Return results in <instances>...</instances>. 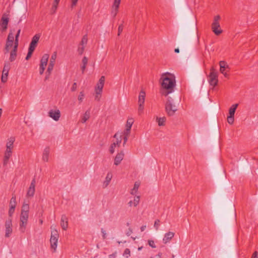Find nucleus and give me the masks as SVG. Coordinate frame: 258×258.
<instances>
[{
	"instance_id": "nucleus-1",
	"label": "nucleus",
	"mask_w": 258,
	"mask_h": 258,
	"mask_svg": "<svg viewBox=\"0 0 258 258\" xmlns=\"http://www.w3.org/2000/svg\"><path fill=\"white\" fill-rule=\"evenodd\" d=\"M162 80L161 86L163 90L161 91L162 95L167 96L174 91L176 85L175 76L170 73L163 74L161 77Z\"/></svg>"
},
{
	"instance_id": "nucleus-2",
	"label": "nucleus",
	"mask_w": 258,
	"mask_h": 258,
	"mask_svg": "<svg viewBox=\"0 0 258 258\" xmlns=\"http://www.w3.org/2000/svg\"><path fill=\"white\" fill-rule=\"evenodd\" d=\"M29 205L27 204H23L22 207L21 213L20 215L19 227V230L22 233H24L26 230L29 217Z\"/></svg>"
},
{
	"instance_id": "nucleus-3",
	"label": "nucleus",
	"mask_w": 258,
	"mask_h": 258,
	"mask_svg": "<svg viewBox=\"0 0 258 258\" xmlns=\"http://www.w3.org/2000/svg\"><path fill=\"white\" fill-rule=\"evenodd\" d=\"M177 110V107L173 104V99L171 97H169L165 104V111L167 115L170 116H173Z\"/></svg>"
},
{
	"instance_id": "nucleus-4",
	"label": "nucleus",
	"mask_w": 258,
	"mask_h": 258,
	"mask_svg": "<svg viewBox=\"0 0 258 258\" xmlns=\"http://www.w3.org/2000/svg\"><path fill=\"white\" fill-rule=\"evenodd\" d=\"M220 19V16L219 15L216 16L212 24V30L214 34L217 36L222 33V30L220 28V25L219 22Z\"/></svg>"
},
{
	"instance_id": "nucleus-5",
	"label": "nucleus",
	"mask_w": 258,
	"mask_h": 258,
	"mask_svg": "<svg viewBox=\"0 0 258 258\" xmlns=\"http://www.w3.org/2000/svg\"><path fill=\"white\" fill-rule=\"evenodd\" d=\"M210 71L209 75V82L210 85L215 87L217 85L218 82V73L214 67L211 68Z\"/></svg>"
},
{
	"instance_id": "nucleus-6",
	"label": "nucleus",
	"mask_w": 258,
	"mask_h": 258,
	"mask_svg": "<svg viewBox=\"0 0 258 258\" xmlns=\"http://www.w3.org/2000/svg\"><path fill=\"white\" fill-rule=\"evenodd\" d=\"M59 235L56 230L51 231V235L50 239L51 248L53 249V252L55 251L57 247V244Z\"/></svg>"
},
{
	"instance_id": "nucleus-7",
	"label": "nucleus",
	"mask_w": 258,
	"mask_h": 258,
	"mask_svg": "<svg viewBox=\"0 0 258 258\" xmlns=\"http://www.w3.org/2000/svg\"><path fill=\"white\" fill-rule=\"evenodd\" d=\"M145 97H146L145 91L143 90H142L140 91L139 97H138V104H139L138 111H139V114H141L144 110V104L145 102Z\"/></svg>"
},
{
	"instance_id": "nucleus-8",
	"label": "nucleus",
	"mask_w": 258,
	"mask_h": 258,
	"mask_svg": "<svg viewBox=\"0 0 258 258\" xmlns=\"http://www.w3.org/2000/svg\"><path fill=\"white\" fill-rule=\"evenodd\" d=\"M105 77L102 76L100 78L98 83L95 87V92L97 95H101L104 85Z\"/></svg>"
},
{
	"instance_id": "nucleus-9",
	"label": "nucleus",
	"mask_w": 258,
	"mask_h": 258,
	"mask_svg": "<svg viewBox=\"0 0 258 258\" xmlns=\"http://www.w3.org/2000/svg\"><path fill=\"white\" fill-rule=\"evenodd\" d=\"M6 233L5 237H9L13 231L12 219H9L5 222Z\"/></svg>"
},
{
	"instance_id": "nucleus-10",
	"label": "nucleus",
	"mask_w": 258,
	"mask_h": 258,
	"mask_svg": "<svg viewBox=\"0 0 258 258\" xmlns=\"http://www.w3.org/2000/svg\"><path fill=\"white\" fill-rule=\"evenodd\" d=\"M49 116L55 121H58L60 117V112L58 109L50 110L48 112Z\"/></svg>"
},
{
	"instance_id": "nucleus-11",
	"label": "nucleus",
	"mask_w": 258,
	"mask_h": 258,
	"mask_svg": "<svg viewBox=\"0 0 258 258\" xmlns=\"http://www.w3.org/2000/svg\"><path fill=\"white\" fill-rule=\"evenodd\" d=\"M40 38V35L39 34H36L35 35L31 40V41L30 43L29 48L35 50V48L36 47L37 45V43L38 42L39 39Z\"/></svg>"
},
{
	"instance_id": "nucleus-12",
	"label": "nucleus",
	"mask_w": 258,
	"mask_h": 258,
	"mask_svg": "<svg viewBox=\"0 0 258 258\" xmlns=\"http://www.w3.org/2000/svg\"><path fill=\"white\" fill-rule=\"evenodd\" d=\"M35 179L34 178L30 184V185L28 188V190L27 192V197H32L34 196L35 191Z\"/></svg>"
},
{
	"instance_id": "nucleus-13",
	"label": "nucleus",
	"mask_w": 258,
	"mask_h": 258,
	"mask_svg": "<svg viewBox=\"0 0 258 258\" xmlns=\"http://www.w3.org/2000/svg\"><path fill=\"white\" fill-rule=\"evenodd\" d=\"M124 156V154L123 151H121L120 152L118 153L114 158V164L116 166L120 164Z\"/></svg>"
},
{
	"instance_id": "nucleus-14",
	"label": "nucleus",
	"mask_w": 258,
	"mask_h": 258,
	"mask_svg": "<svg viewBox=\"0 0 258 258\" xmlns=\"http://www.w3.org/2000/svg\"><path fill=\"white\" fill-rule=\"evenodd\" d=\"M9 19L8 17L3 16L1 19L0 25L2 28V31H5L8 28Z\"/></svg>"
},
{
	"instance_id": "nucleus-15",
	"label": "nucleus",
	"mask_w": 258,
	"mask_h": 258,
	"mask_svg": "<svg viewBox=\"0 0 258 258\" xmlns=\"http://www.w3.org/2000/svg\"><path fill=\"white\" fill-rule=\"evenodd\" d=\"M60 225L62 229L64 230H66L68 227V218L65 215L61 216Z\"/></svg>"
},
{
	"instance_id": "nucleus-16",
	"label": "nucleus",
	"mask_w": 258,
	"mask_h": 258,
	"mask_svg": "<svg viewBox=\"0 0 258 258\" xmlns=\"http://www.w3.org/2000/svg\"><path fill=\"white\" fill-rule=\"evenodd\" d=\"M174 233L172 232H168L166 233L163 237V242L164 244L169 242L174 236Z\"/></svg>"
},
{
	"instance_id": "nucleus-17",
	"label": "nucleus",
	"mask_w": 258,
	"mask_h": 258,
	"mask_svg": "<svg viewBox=\"0 0 258 258\" xmlns=\"http://www.w3.org/2000/svg\"><path fill=\"white\" fill-rule=\"evenodd\" d=\"M15 141V138L14 137H11L8 139V142L7 143V149L9 150H11L13 148V144Z\"/></svg>"
},
{
	"instance_id": "nucleus-18",
	"label": "nucleus",
	"mask_w": 258,
	"mask_h": 258,
	"mask_svg": "<svg viewBox=\"0 0 258 258\" xmlns=\"http://www.w3.org/2000/svg\"><path fill=\"white\" fill-rule=\"evenodd\" d=\"M220 65V72L221 73H224L226 69H229V67L225 61H220L219 62Z\"/></svg>"
},
{
	"instance_id": "nucleus-19",
	"label": "nucleus",
	"mask_w": 258,
	"mask_h": 258,
	"mask_svg": "<svg viewBox=\"0 0 258 258\" xmlns=\"http://www.w3.org/2000/svg\"><path fill=\"white\" fill-rule=\"evenodd\" d=\"M113 138H115L116 139V141L115 142L113 143V144H115V146H117L118 147L120 145V143L121 142V138L122 136L120 134L119 135L118 133H116L114 136Z\"/></svg>"
},
{
	"instance_id": "nucleus-20",
	"label": "nucleus",
	"mask_w": 258,
	"mask_h": 258,
	"mask_svg": "<svg viewBox=\"0 0 258 258\" xmlns=\"http://www.w3.org/2000/svg\"><path fill=\"white\" fill-rule=\"evenodd\" d=\"M49 147H47L44 149L42 159L44 161L47 162L48 161V157L49 154Z\"/></svg>"
},
{
	"instance_id": "nucleus-21",
	"label": "nucleus",
	"mask_w": 258,
	"mask_h": 258,
	"mask_svg": "<svg viewBox=\"0 0 258 258\" xmlns=\"http://www.w3.org/2000/svg\"><path fill=\"white\" fill-rule=\"evenodd\" d=\"M49 55L48 54H44L40 60V65H43L46 66L48 62V60L49 58Z\"/></svg>"
},
{
	"instance_id": "nucleus-22",
	"label": "nucleus",
	"mask_w": 258,
	"mask_h": 258,
	"mask_svg": "<svg viewBox=\"0 0 258 258\" xmlns=\"http://www.w3.org/2000/svg\"><path fill=\"white\" fill-rule=\"evenodd\" d=\"M140 183L139 182H136L134 184L133 188L131 191V194L132 195H135L137 192L139 187L140 186Z\"/></svg>"
},
{
	"instance_id": "nucleus-23",
	"label": "nucleus",
	"mask_w": 258,
	"mask_h": 258,
	"mask_svg": "<svg viewBox=\"0 0 258 258\" xmlns=\"http://www.w3.org/2000/svg\"><path fill=\"white\" fill-rule=\"evenodd\" d=\"M238 105V104H233L230 107V108H229V115L234 116V114H235L236 109Z\"/></svg>"
},
{
	"instance_id": "nucleus-24",
	"label": "nucleus",
	"mask_w": 258,
	"mask_h": 258,
	"mask_svg": "<svg viewBox=\"0 0 258 258\" xmlns=\"http://www.w3.org/2000/svg\"><path fill=\"white\" fill-rule=\"evenodd\" d=\"M90 111L89 110L86 111V112L84 114V115L82 118L81 122L83 123L86 122V121L90 118Z\"/></svg>"
},
{
	"instance_id": "nucleus-25",
	"label": "nucleus",
	"mask_w": 258,
	"mask_h": 258,
	"mask_svg": "<svg viewBox=\"0 0 258 258\" xmlns=\"http://www.w3.org/2000/svg\"><path fill=\"white\" fill-rule=\"evenodd\" d=\"M111 178H112L111 174L110 173H108L106 175V180L104 182V183H103L104 187H106L107 186V185L109 184V183L111 179Z\"/></svg>"
},
{
	"instance_id": "nucleus-26",
	"label": "nucleus",
	"mask_w": 258,
	"mask_h": 258,
	"mask_svg": "<svg viewBox=\"0 0 258 258\" xmlns=\"http://www.w3.org/2000/svg\"><path fill=\"white\" fill-rule=\"evenodd\" d=\"M53 67H54L51 66V65H48V68L46 72V76L44 79L45 81L47 80L49 78V76L51 73L52 71L53 70Z\"/></svg>"
},
{
	"instance_id": "nucleus-27",
	"label": "nucleus",
	"mask_w": 258,
	"mask_h": 258,
	"mask_svg": "<svg viewBox=\"0 0 258 258\" xmlns=\"http://www.w3.org/2000/svg\"><path fill=\"white\" fill-rule=\"evenodd\" d=\"M56 58V52H54L52 54V55L51 56L50 60L48 65H49V66L51 65V66L54 67L55 62Z\"/></svg>"
},
{
	"instance_id": "nucleus-28",
	"label": "nucleus",
	"mask_w": 258,
	"mask_h": 258,
	"mask_svg": "<svg viewBox=\"0 0 258 258\" xmlns=\"http://www.w3.org/2000/svg\"><path fill=\"white\" fill-rule=\"evenodd\" d=\"M120 1L121 0H115L114 2V4H113V6L115 7V12H114V14L113 15V17H115V16L117 14V11H118V9L119 8V4L120 3Z\"/></svg>"
},
{
	"instance_id": "nucleus-29",
	"label": "nucleus",
	"mask_w": 258,
	"mask_h": 258,
	"mask_svg": "<svg viewBox=\"0 0 258 258\" xmlns=\"http://www.w3.org/2000/svg\"><path fill=\"white\" fill-rule=\"evenodd\" d=\"M9 72L3 71L1 81L3 83H6L8 80Z\"/></svg>"
},
{
	"instance_id": "nucleus-30",
	"label": "nucleus",
	"mask_w": 258,
	"mask_h": 258,
	"mask_svg": "<svg viewBox=\"0 0 258 258\" xmlns=\"http://www.w3.org/2000/svg\"><path fill=\"white\" fill-rule=\"evenodd\" d=\"M17 56V52L11 51L10 56V58H9L10 61V62L14 61L16 59Z\"/></svg>"
},
{
	"instance_id": "nucleus-31",
	"label": "nucleus",
	"mask_w": 258,
	"mask_h": 258,
	"mask_svg": "<svg viewBox=\"0 0 258 258\" xmlns=\"http://www.w3.org/2000/svg\"><path fill=\"white\" fill-rule=\"evenodd\" d=\"M157 120L159 126H163L165 125V122L166 121V117H157Z\"/></svg>"
},
{
	"instance_id": "nucleus-32",
	"label": "nucleus",
	"mask_w": 258,
	"mask_h": 258,
	"mask_svg": "<svg viewBox=\"0 0 258 258\" xmlns=\"http://www.w3.org/2000/svg\"><path fill=\"white\" fill-rule=\"evenodd\" d=\"M134 120L133 118H128L126 121V128L131 129L133 124L134 123Z\"/></svg>"
},
{
	"instance_id": "nucleus-33",
	"label": "nucleus",
	"mask_w": 258,
	"mask_h": 258,
	"mask_svg": "<svg viewBox=\"0 0 258 258\" xmlns=\"http://www.w3.org/2000/svg\"><path fill=\"white\" fill-rule=\"evenodd\" d=\"M11 68V63L10 61H5L3 71L4 72H9Z\"/></svg>"
},
{
	"instance_id": "nucleus-34",
	"label": "nucleus",
	"mask_w": 258,
	"mask_h": 258,
	"mask_svg": "<svg viewBox=\"0 0 258 258\" xmlns=\"http://www.w3.org/2000/svg\"><path fill=\"white\" fill-rule=\"evenodd\" d=\"M17 205L16 198L15 196H13L10 202V206L16 207Z\"/></svg>"
},
{
	"instance_id": "nucleus-35",
	"label": "nucleus",
	"mask_w": 258,
	"mask_h": 258,
	"mask_svg": "<svg viewBox=\"0 0 258 258\" xmlns=\"http://www.w3.org/2000/svg\"><path fill=\"white\" fill-rule=\"evenodd\" d=\"M87 41H88L87 35H85L82 37L81 41V42L80 43V45H82V46H83L84 45L87 44Z\"/></svg>"
},
{
	"instance_id": "nucleus-36",
	"label": "nucleus",
	"mask_w": 258,
	"mask_h": 258,
	"mask_svg": "<svg viewBox=\"0 0 258 258\" xmlns=\"http://www.w3.org/2000/svg\"><path fill=\"white\" fill-rule=\"evenodd\" d=\"M140 199V197L139 196H137L134 197V201H133L134 207H136L139 204Z\"/></svg>"
},
{
	"instance_id": "nucleus-37",
	"label": "nucleus",
	"mask_w": 258,
	"mask_h": 258,
	"mask_svg": "<svg viewBox=\"0 0 258 258\" xmlns=\"http://www.w3.org/2000/svg\"><path fill=\"white\" fill-rule=\"evenodd\" d=\"M34 50L28 48V52L25 58L26 60H29L31 57Z\"/></svg>"
},
{
	"instance_id": "nucleus-38",
	"label": "nucleus",
	"mask_w": 258,
	"mask_h": 258,
	"mask_svg": "<svg viewBox=\"0 0 258 258\" xmlns=\"http://www.w3.org/2000/svg\"><path fill=\"white\" fill-rule=\"evenodd\" d=\"M227 121L230 124H232L234 121V116L229 115L227 117Z\"/></svg>"
},
{
	"instance_id": "nucleus-39",
	"label": "nucleus",
	"mask_w": 258,
	"mask_h": 258,
	"mask_svg": "<svg viewBox=\"0 0 258 258\" xmlns=\"http://www.w3.org/2000/svg\"><path fill=\"white\" fill-rule=\"evenodd\" d=\"M84 96H85V95H84L83 91H81L80 92L79 95L78 96V100L80 103H81L83 101Z\"/></svg>"
},
{
	"instance_id": "nucleus-40",
	"label": "nucleus",
	"mask_w": 258,
	"mask_h": 258,
	"mask_svg": "<svg viewBox=\"0 0 258 258\" xmlns=\"http://www.w3.org/2000/svg\"><path fill=\"white\" fill-rule=\"evenodd\" d=\"M7 40H8L9 41H13L14 42V35L12 32L9 33Z\"/></svg>"
},
{
	"instance_id": "nucleus-41",
	"label": "nucleus",
	"mask_w": 258,
	"mask_h": 258,
	"mask_svg": "<svg viewBox=\"0 0 258 258\" xmlns=\"http://www.w3.org/2000/svg\"><path fill=\"white\" fill-rule=\"evenodd\" d=\"M12 152L11 150H6L5 153L4 157L10 158L12 155Z\"/></svg>"
},
{
	"instance_id": "nucleus-42",
	"label": "nucleus",
	"mask_w": 258,
	"mask_h": 258,
	"mask_svg": "<svg viewBox=\"0 0 258 258\" xmlns=\"http://www.w3.org/2000/svg\"><path fill=\"white\" fill-rule=\"evenodd\" d=\"M130 250L128 248L125 249L124 252H123V256L127 258L128 256H130Z\"/></svg>"
},
{
	"instance_id": "nucleus-43",
	"label": "nucleus",
	"mask_w": 258,
	"mask_h": 258,
	"mask_svg": "<svg viewBox=\"0 0 258 258\" xmlns=\"http://www.w3.org/2000/svg\"><path fill=\"white\" fill-rule=\"evenodd\" d=\"M115 144H111L110 146V148H109V152L110 153V154H112L113 153H114V151H115Z\"/></svg>"
},
{
	"instance_id": "nucleus-44",
	"label": "nucleus",
	"mask_w": 258,
	"mask_h": 258,
	"mask_svg": "<svg viewBox=\"0 0 258 258\" xmlns=\"http://www.w3.org/2000/svg\"><path fill=\"white\" fill-rule=\"evenodd\" d=\"M16 207H14L13 206H10V209L9 210V215L10 216H12L15 212V209Z\"/></svg>"
},
{
	"instance_id": "nucleus-45",
	"label": "nucleus",
	"mask_w": 258,
	"mask_h": 258,
	"mask_svg": "<svg viewBox=\"0 0 258 258\" xmlns=\"http://www.w3.org/2000/svg\"><path fill=\"white\" fill-rule=\"evenodd\" d=\"M123 28V25L122 24L119 25L118 28V34H117L118 36H119L120 35V34L122 32Z\"/></svg>"
},
{
	"instance_id": "nucleus-46",
	"label": "nucleus",
	"mask_w": 258,
	"mask_h": 258,
	"mask_svg": "<svg viewBox=\"0 0 258 258\" xmlns=\"http://www.w3.org/2000/svg\"><path fill=\"white\" fill-rule=\"evenodd\" d=\"M148 244L150 245V246H151L152 248H155L156 247L155 242L153 240H149Z\"/></svg>"
},
{
	"instance_id": "nucleus-47",
	"label": "nucleus",
	"mask_w": 258,
	"mask_h": 258,
	"mask_svg": "<svg viewBox=\"0 0 258 258\" xmlns=\"http://www.w3.org/2000/svg\"><path fill=\"white\" fill-rule=\"evenodd\" d=\"M85 47L83 46L82 47H79L78 51L80 55H82L84 51Z\"/></svg>"
},
{
	"instance_id": "nucleus-48",
	"label": "nucleus",
	"mask_w": 258,
	"mask_h": 258,
	"mask_svg": "<svg viewBox=\"0 0 258 258\" xmlns=\"http://www.w3.org/2000/svg\"><path fill=\"white\" fill-rule=\"evenodd\" d=\"M45 66L40 65L39 67V73L40 75H42L45 69Z\"/></svg>"
},
{
	"instance_id": "nucleus-49",
	"label": "nucleus",
	"mask_w": 258,
	"mask_h": 258,
	"mask_svg": "<svg viewBox=\"0 0 258 258\" xmlns=\"http://www.w3.org/2000/svg\"><path fill=\"white\" fill-rule=\"evenodd\" d=\"M159 223H160V220L159 219H157L155 220L154 223V227L155 228L156 230H158L159 226Z\"/></svg>"
},
{
	"instance_id": "nucleus-50",
	"label": "nucleus",
	"mask_w": 258,
	"mask_h": 258,
	"mask_svg": "<svg viewBox=\"0 0 258 258\" xmlns=\"http://www.w3.org/2000/svg\"><path fill=\"white\" fill-rule=\"evenodd\" d=\"M131 132V129L126 128L124 131V136L128 137Z\"/></svg>"
},
{
	"instance_id": "nucleus-51",
	"label": "nucleus",
	"mask_w": 258,
	"mask_h": 258,
	"mask_svg": "<svg viewBox=\"0 0 258 258\" xmlns=\"http://www.w3.org/2000/svg\"><path fill=\"white\" fill-rule=\"evenodd\" d=\"M83 65L87 66L88 63V58L87 57L84 56L82 59Z\"/></svg>"
},
{
	"instance_id": "nucleus-52",
	"label": "nucleus",
	"mask_w": 258,
	"mask_h": 258,
	"mask_svg": "<svg viewBox=\"0 0 258 258\" xmlns=\"http://www.w3.org/2000/svg\"><path fill=\"white\" fill-rule=\"evenodd\" d=\"M9 159L10 158H7V157L4 158L3 165L4 166H6L8 164L9 161Z\"/></svg>"
},
{
	"instance_id": "nucleus-53",
	"label": "nucleus",
	"mask_w": 258,
	"mask_h": 258,
	"mask_svg": "<svg viewBox=\"0 0 258 258\" xmlns=\"http://www.w3.org/2000/svg\"><path fill=\"white\" fill-rule=\"evenodd\" d=\"M77 84L76 83H74L73 86L71 88V91L72 92H74L77 90Z\"/></svg>"
},
{
	"instance_id": "nucleus-54",
	"label": "nucleus",
	"mask_w": 258,
	"mask_h": 258,
	"mask_svg": "<svg viewBox=\"0 0 258 258\" xmlns=\"http://www.w3.org/2000/svg\"><path fill=\"white\" fill-rule=\"evenodd\" d=\"M13 41H9L8 40H7L6 46H7V47H11L13 46Z\"/></svg>"
},
{
	"instance_id": "nucleus-55",
	"label": "nucleus",
	"mask_w": 258,
	"mask_h": 258,
	"mask_svg": "<svg viewBox=\"0 0 258 258\" xmlns=\"http://www.w3.org/2000/svg\"><path fill=\"white\" fill-rule=\"evenodd\" d=\"M101 231V233H102V238H103V239H106V234L105 233V230H104V229L103 228H102Z\"/></svg>"
},
{
	"instance_id": "nucleus-56",
	"label": "nucleus",
	"mask_w": 258,
	"mask_h": 258,
	"mask_svg": "<svg viewBox=\"0 0 258 258\" xmlns=\"http://www.w3.org/2000/svg\"><path fill=\"white\" fill-rule=\"evenodd\" d=\"M128 137L124 136L123 138V146H124L125 144H126V142L127 141Z\"/></svg>"
},
{
	"instance_id": "nucleus-57",
	"label": "nucleus",
	"mask_w": 258,
	"mask_h": 258,
	"mask_svg": "<svg viewBox=\"0 0 258 258\" xmlns=\"http://www.w3.org/2000/svg\"><path fill=\"white\" fill-rule=\"evenodd\" d=\"M78 0H72V7L76 6Z\"/></svg>"
},
{
	"instance_id": "nucleus-58",
	"label": "nucleus",
	"mask_w": 258,
	"mask_h": 258,
	"mask_svg": "<svg viewBox=\"0 0 258 258\" xmlns=\"http://www.w3.org/2000/svg\"><path fill=\"white\" fill-rule=\"evenodd\" d=\"M57 5L58 4H56L55 3V2H53V5H52V9L53 10H54V11H55L56 9H57Z\"/></svg>"
},
{
	"instance_id": "nucleus-59",
	"label": "nucleus",
	"mask_w": 258,
	"mask_h": 258,
	"mask_svg": "<svg viewBox=\"0 0 258 258\" xmlns=\"http://www.w3.org/2000/svg\"><path fill=\"white\" fill-rule=\"evenodd\" d=\"M258 253L256 251H254L252 254V255L251 258H257Z\"/></svg>"
},
{
	"instance_id": "nucleus-60",
	"label": "nucleus",
	"mask_w": 258,
	"mask_h": 258,
	"mask_svg": "<svg viewBox=\"0 0 258 258\" xmlns=\"http://www.w3.org/2000/svg\"><path fill=\"white\" fill-rule=\"evenodd\" d=\"M10 48L9 47H7V46L5 45V48H4V51H5V53H7L9 52L10 51Z\"/></svg>"
},
{
	"instance_id": "nucleus-61",
	"label": "nucleus",
	"mask_w": 258,
	"mask_h": 258,
	"mask_svg": "<svg viewBox=\"0 0 258 258\" xmlns=\"http://www.w3.org/2000/svg\"><path fill=\"white\" fill-rule=\"evenodd\" d=\"M133 232L132 229L131 228H129L128 231L126 233V235L128 236H130L131 233Z\"/></svg>"
},
{
	"instance_id": "nucleus-62",
	"label": "nucleus",
	"mask_w": 258,
	"mask_h": 258,
	"mask_svg": "<svg viewBox=\"0 0 258 258\" xmlns=\"http://www.w3.org/2000/svg\"><path fill=\"white\" fill-rule=\"evenodd\" d=\"M18 47V45H14L13 48L11 51L17 52Z\"/></svg>"
},
{
	"instance_id": "nucleus-63",
	"label": "nucleus",
	"mask_w": 258,
	"mask_h": 258,
	"mask_svg": "<svg viewBox=\"0 0 258 258\" xmlns=\"http://www.w3.org/2000/svg\"><path fill=\"white\" fill-rule=\"evenodd\" d=\"M20 32H21V29H20L18 30L17 33L16 35H15V38H19Z\"/></svg>"
},
{
	"instance_id": "nucleus-64",
	"label": "nucleus",
	"mask_w": 258,
	"mask_h": 258,
	"mask_svg": "<svg viewBox=\"0 0 258 258\" xmlns=\"http://www.w3.org/2000/svg\"><path fill=\"white\" fill-rule=\"evenodd\" d=\"M162 256V253L159 252L158 254L156 255V258H161Z\"/></svg>"
}]
</instances>
